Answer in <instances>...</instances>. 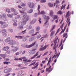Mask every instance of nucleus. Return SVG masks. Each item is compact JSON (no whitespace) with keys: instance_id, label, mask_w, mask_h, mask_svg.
<instances>
[{"instance_id":"nucleus-1","label":"nucleus","mask_w":76,"mask_h":76,"mask_svg":"<svg viewBox=\"0 0 76 76\" xmlns=\"http://www.w3.org/2000/svg\"><path fill=\"white\" fill-rule=\"evenodd\" d=\"M24 18L22 22H20L18 24V28L20 29H23V26L26 24V22L29 20V17L26 15V13L24 12L23 14Z\"/></svg>"},{"instance_id":"nucleus-2","label":"nucleus","mask_w":76,"mask_h":76,"mask_svg":"<svg viewBox=\"0 0 76 76\" xmlns=\"http://www.w3.org/2000/svg\"><path fill=\"white\" fill-rule=\"evenodd\" d=\"M43 17L45 20H46V22L45 23V25H46V24H47V22H48V20H50V16H46V15H44Z\"/></svg>"},{"instance_id":"nucleus-3","label":"nucleus","mask_w":76,"mask_h":76,"mask_svg":"<svg viewBox=\"0 0 76 76\" xmlns=\"http://www.w3.org/2000/svg\"><path fill=\"white\" fill-rule=\"evenodd\" d=\"M55 55L52 57V58H56H56H58V57H59V56L60 55V53H57V50L56 49H55Z\"/></svg>"},{"instance_id":"nucleus-4","label":"nucleus","mask_w":76,"mask_h":76,"mask_svg":"<svg viewBox=\"0 0 76 76\" xmlns=\"http://www.w3.org/2000/svg\"><path fill=\"white\" fill-rule=\"evenodd\" d=\"M35 4L33 2H29L28 3V7L31 9L34 8Z\"/></svg>"},{"instance_id":"nucleus-5","label":"nucleus","mask_w":76,"mask_h":76,"mask_svg":"<svg viewBox=\"0 0 76 76\" xmlns=\"http://www.w3.org/2000/svg\"><path fill=\"white\" fill-rule=\"evenodd\" d=\"M37 50V49L35 48V49H33L32 50H30L28 51V52L30 54H32V55L34 54H35V53L36 52V51H35V50Z\"/></svg>"},{"instance_id":"nucleus-6","label":"nucleus","mask_w":76,"mask_h":76,"mask_svg":"<svg viewBox=\"0 0 76 76\" xmlns=\"http://www.w3.org/2000/svg\"><path fill=\"white\" fill-rule=\"evenodd\" d=\"M48 45H46L44 47H43L44 46V45H42L41 47L42 48L39 49V51H44L45 50H46V48H47V47H48Z\"/></svg>"},{"instance_id":"nucleus-7","label":"nucleus","mask_w":76,"mask_h":76,"mask_svg":"<svg viewBox=\"0 0 76 76\" xmlns=\"http://www.w3.org/2000/svg\"><path fill=\"white\" fill-rule=\"evenodd\" d=\"M51 66H50L49 68H46V72H49V73H50L52 70H53V68H51Z\"/></svg>"},{"instance_id":"nucleus-8","label":"nucleus","mask_w":76,"mask_h":76,"mask_svg":"<svg viewBox=\"0 0 76 76\" xmlns=\"http://www.w3.org/2000/svg\"><path fill=\"white\" fill-rule=\"evenodd\" d=\"M35 44H36V42H35L31 45H26L25 46V47H26V48H31V47H33V46H34V45H35Z\"/></svg>"},{"instance_id":"nucleus-9","label":"nucleus","mask_w":76,"mask_h":76,"mask_svg":"<svg viewBox=\"0 0 76 76\" xmlns=\"http://www.w3.org/2000/svg\"><path fill=\"white\" fill-rule=\"evenodd\" d=\"M12 70V68H8L5 69L4 71V72L5 73H9L10 72H11Z\"/></svg>"},{"instance_id":"nucleus-10","label":"nucleus","mask_w":76,"mask_h":76,"mask_svg":"<svg viewBox=\"0 0 76 76\" xmlns=\"http://www.w3.org/2000/svg\"><path fill=\"white\" fill-rule=\"evenodd\" d=\"M1 32L2 33L4 34V36H6L7 35V34H6L7 33L6 30L5 29H3L2 30Z\"/></svg>"},{"instance_id":"nucleus-11","label":"nucleus","mask_w":76,"mask_h":76,"mask_svg":"<svg viewBox=\"0 0 76 76\" xmlns=\"http://www.w3.org/2000/svg\"><path fill=\"white\" fill-rule=\"evenodd\" d=\"M10 48L9 46H7L6 47H4L3 48L2 50L4 51H7Z\"/></svg>"},{"instance_id":"nucleus-12","label":"nucleus","mask_w":76,"mask_h":76,"mask_svg":"<svg viewBox=\"0 0 76 76\" xmlns=\"http://www.w3.org/2000/svg\"><path fill=\"white\" fill-rule=\"evenodd\" d=\"M7 26H8V24L6 23H5V22H4V23L2 25V28H6V27H7Z\"/></svg>"},{"instance_id":"nucleus-13","label":"nucleus","mask_w":76,"mask_h":76,"mask_svg":"<svg viewBox=\"0 0 76 76\" xmlns=\"http://www.w3.org/2000/svg\"><path fill=\"white\" fill-rule=\"evenodd\" d=\"M38 53H39V51H38L37 52L35 55L34 56H33V57H32L31 58V59H33V58H35V57H37V56H38Z\"/></svg>"},{"instance_id":"nucleus-14","label":"nucleus","mask_w":76,"mask_h":76,"mask_svg":"<svg viewBox=\"0 0 76 76\" xmlns=\"http://www.w3.org/2000/svg\"><path fill=\"white\" fill-rule=\"evenodd\" d=\"M11 40L10 38V37H8L5 40V42H9V44H10V42Z\"/></svg>"},{"instance_id":"nucleus-15","label":"nucleus","mask_w":76,"mask_h":76,"mask_svg":"<svg viewBox=\"0 0 76 76\" xmlns=\"http://www.w3.org/2000/svg\"><path fill=\"white\" fill-rule=\"evenodd\" d=\"M35 65H36V66H34V67H32V69H36V68H37V67H38V66H39V62L36 63L35 64Z\"/></svg>"},{"instance_id":"nucleus-16","label":"nucleus","mask_w":76,"mask_h":76,"mask_svg":"<svg viewBox=\"0 0 76 76\" xmlns=\"http://www.w3.org/2000/svg\"><path fill=\"white\" fill-rule=\"evenodd\" d=\"M11 45H14L16 44V42L13 40H11L9 43Z\"/></svg>"},{"instance_id":"nucleus-17","label":"nucleus","mask_w":76,"mask_h":76,"mask_svg":"<svg viewBox=\"0 0 76 76\" xmlns=\"http://www.w3.org/2000/svg\"><path fill=\"white\" fill-rule=\"evenodd\" d=\"M3 19V20L4 19H6V15H5V16L3 15L2 17L1 16V15H0V19Z\"/></svg>"},{"instance_id":"nucleus-18","label":"nucleus","mask_w":76,"mask_h":76,"mask_svg":"<svg viewBox=\"0 0 76 76\" xmlns=\"http://www.w3.org/2000/svg\"><path fill=\"white\" fill-rule=\"evenodd\" d=\"M39 12H38V15H41V14H42V15H45L46 14V13L44 11H41L40 12V11L39 12Z\"/></svg>"},{"instance_id":"nucleus-19","label":"nucleus","mask_w":76,"mask_h":76,"mask_svg":"<svg viewBox=\"0 0 76 76\" xmlns=\"http://www.w3.org/2000/svg\"><path fill=\"white\" fill-rule=\"evenodd\" d=\"M70 11H69L66 13V18H67V17H69L70 16V14H69Z\"/></svg>"},{"instance_id":"nucleus-20","label":"nucleus","mask_w":76,"mask_h":76,"mask_svg":"<svg viewBox=\"0 0 76 76\" xmlns=\"http://www.w3.org/2000/svg\"><path fill=\"white\" fill-rule=\"evenodd\" d=\"M37 21V19H34L30 23L31 24H34L35 23V22Z\"/></svg>"},{"instance_id":"nucleus-21","label":"nucleus","mask_w":76,"mask_h":76,"mask_svg":"<svg viewBox=\"0 0 76 76\" xmlns=\"http://www.w3.org/2000/svg\"><path fill=\"white\" fill-rule=\"evenodd\" d=\"M36 61L35 60H33V61H32V63L31 64L29 65V66H32V65H34L35 63H36Z\"/></svg>"},{"instance_id":"nucleus-22","label":"nucleus","mask_w":76,"mask_h":76,"mask_svg":"<svg viewBox=\"0 0 76 76\" xmlns=\"http://www.w3.org/2000/svg\"><path fill=\"white\" fill-rule=\"evenodd\" d=\"M18 49L19 48H18V47H16L15 48V49L12 50V51L14 52H16Z\"/></svg>"},{"instance_id":"nucleus-23","label":"nucleus","mask_w":76,"mask_h":76,"mask_svg":"<svg viewBox=\"0 0 76 76\" xmlns=\"http://www.w3.org/2000/svg\"><path fill=\"white\" fill-rule=\"evenodd\" d=\"M23 37V36H16L15 37L16 38L18 39H22Z\"/></svg>"},{"instance_id":"nucleus-24","label":"nucleus","mask_w":76,"mask_h":76,"mask_svg":"<svg viewBox=\"0 0 76 76\" xmlns=\"http://www.w3.org/2000/svg\"><path fill=\"white\" fill-rule=\"evenodd\" d=\"M54 13V12L53 10H50V16H52Z\"/></svg>"},{"instance_id":"nucleus-25","label":"nucleus","mask_w":76,"mask_h":76,"mask_svg":"<svg viewBox=\"0 0 76 76\" xmlns=\"http://www.w3.org/2000/svg\"><path fill=\"white\" fill-rule=\"evenodd\" d=\"M40 8H41V6L39 5H38V8H37V10H38V12H39V13H39V12H40V10H39V9H40Z\"/></svg>"},{"instance_id":"nucleus-26","label":"nucleus","mask_w":76,"mask_h":76,"mask_svg":"<svg viewBox=\"0 0 76 76\" xmlns=\"http://www.w3.org/2000/svg\"><path fill=\"white\" fill-rule=\"evenodd\" d=\"M53 19L54 20H56L58 18V16L55 15H54L53 16Z\"/></svg>"},{"instance_id":"nucleus-27","label":"nucleus","mask_w":76,"mask_h":76,"mask_svg":"<svg viewBox=\"0 0 76 76\" xmlns=\"http://www.w3.org/2000/svg\"><path fill=\"white\" fill-rule=\"evenodd\" d=\"M66 4H64V5H62V7L61 8V10H62L63 9H65V7H66Z\"/></svg>"},{"instance_id":"nucleus-28","label":"nucleus","mask_w":76,"mask_h":76,"mask_svg":"<svg viewBox=\"0 0 76 76\" xmlns=\"http://www.w3.org/2000/svg\"><path fill=\"white\" fill-rule=\"evenodd\" d=\"M58 39V38H57L56 39H55L54 41H53V42L55 43L54 46H56V44L57 43V40Z\"/></svg>"},{"instance_id":"nucleus-29","label":"nucleus","mask_w":76,"mask_h":76,"mask_svg":"<svg viewBox=\"0 0 76 76\" xmlns=\"http://www.w3.org/2000/svg\"><path fill=\"white\" fill-rule=\"evenodd\" d=\"M26 29L25 30H24L21 33H19V35H21L23 33V34H25L26 32Z\"/></svg>"},{"instance_id":"nucleus-30","label":"nucleus","mask_w":76,"mask_h":76,"mask_svg":"<svg viewBox=\"0 0 76 76\" xmlns=\"http://www.w3.org/2000/svg\"><path fill=\"white\" fill-rule=\"evenodd\" d=\"M66 27H67V25H66V26L64 27V31L62 30L61 31V34H62V33H63V32H64V31H65V30L66 29Z\"/></svg>"},{"instance_id":"nucleus-31","label":"nucleus","mask_w":76,"mask_h":76,"mask_svg":"<svg viewBox=\"0 0 76 76\" xmlns=\"http://www.w3.org/2000/svg\"><path fill=\"white\" fill-rule=\"evenodd\" d=\"M11 10L12 12H16V10L14 8H11Z\"/></svg>"},{"instance_id":"nucleus-32","label":"nucleus","mask_w":76,"mask_h":76,"mask_svg":"<svg viewBox=\"0 0 76 76\" xmlns=\"http://www.w3.org/2000/svg\"><path fill=\"white\" fill-rule=\"evenodd\" d=\"M10 63H11L10 62L6 61L4 62V64H7V65H8L9 64H10Z\"/></svg>"},{"instance_id":"nucleus-33","label":"nucleus","mask_w":76,"mask_h":76,"mask_svg":"<svg viewBox=\"0 0 76 76\" xmlns=\"http://www.w3.org/2000/svg\"><path fill=\"white\" fill-rule=\"evenodd\" d=\"M48 5L50 7H53V4H52L51 3H48Z\"/></svg>"},{"instance_id":"nucleus-34","label":"nucleus","mask_w":76,"mask_h":76,"mask_svg":"<svg viewBox=\"0 0 76 76\" xmlns=\"http://www.w3.org/2000/svg\"><path fill=\"white\" fill-rule=\"evenodd\" d=\"M55 28H56V25H54L52 26V28H51L50 31V32H51V31H53V29H55Z\"/></svg>"},{"instance_id":"nucleus-35","label":"nucleus","mask_w":76,"mask_h":76,"mask_svg":"<svg viewBox=\"0 0 76 76\" xmlns=\"http://www.w3.org/2000/svg\"><path fill=\"white\" fill-rule=\"evenodd\" d=\"M27 12L28 13H31L32 12H33V10L32 9H31L30 10H28Z\"/></svg>"},{"instance_id":"nucleus-36","label":"nucleus","mask_w":76,"mask_h":76,"mask_svg":"<svg viewBox=\"0 0 76 76\" xmlns=\"http://www.w3.org/2000/svg\"><path fill=\"white\" fill-rule=\"evenodd\" d=\"M55 33V31H53L50 34V37H52L54 34V33Z\"/></svg>"},{"instance_id":"nucleus-37","label":"nucleus","mask_w":76,"mask_h":76,"mask_svg":"<svg viewBox=\"0 0 76 76\" xmlns=\"http://www.w3.org/2000/svg\"><path fill=\"white\" fill-rule=\"evenodd\" d=\"M60 3V1L58 0H57L56 1V3H54V6H56V4H58Z\"/></svg>"},{"instance_id":"nucleus-38","label":"nucleus","mask_w":76,"mask_h":76,"mask_svg":"<svg viewBox=\"0 0 76 76\" xmlns=\"http://www.w3.org/2000/svg\"><path fill=\"white\" fill-rule=\"evenodd\" d=\"M39 32L38 31L36 32V33L35 34H33L31 35V36L32 37H33V36H35V35H37V34H38V33H39Z\"/></svg>"},{"instance_id":"nucleus-39","label":"nucleus","mask_w":76,"mask_h":76,"mask_svg":"<svg viewBox=\"0 0 76 76\" xmlns=\"http://www.w3.org/2000/svg\"><path fill=\"white\" fill-rule=\"evenodd\" d=\"M51 57H50V58L49 59L48 62L47 64V66H48V64H49V63H50L51 61Z\"/></svg>"},{"instance_id":"nucleus-40","label":"nucleus","mask_w":76,"mask_h":76,"mask_svg":"<svg viewBox=\"0 0 76 76\" xmlns=\"http://www.w3.org/2000/svg\"><path fill=\"white\" fill-rule=\"evenodd\" d=\"M18 12H16V11H15V12H14L13 13H12V15H18Z\"/></svg>"},{"instance_id":"nucleus-41","label":"nucleus","mask_w":76,"mask_h":76,"mask_svg":"<svg viewBox=\"0 0 76 76\" xmlns=\"http://www.w3.org/2000/svg\"><path fill=\"white\" fill-rule=\"evenodd\" d=\"M41 37V35L39 34L37 36V39H39V38H40Z\"/></svg>"},{"instance_id":"nucleus-42","label":"nucleus","mask_w":76,"mask_h":76,"mask_svg":"<svg viewBox=\"0 0 76 76\" xmlns=\"http://www.w3.org/2000/svg\"><path fill=\"white\" fill-rule=\"evenodd\" d=\"M40 3H46V0H41L40 1Z\"/></svg>"},{"instance_id":"nucleus-43","label":"nucleus","mask_w":76,"mask_h":76,"mask_svg":"<svg viewBox=\"0 0 76 76\" xmlns=\"http://www.w3.org/2000/svg\"><path fill=\"white\" fill-rule=\"evenodd\" d=\"M6 11L7 12H8V13H10V10L9 9H6Z\"/></svg>"},{"instance_id":"nucleus-44","label":"nucleus","mask_w":76,"mask_h":76,"mask_svg":"<svg viewBox=\"0 0 76 76\" xmlns=\"http://www.w3.org/2000/svg\"><path fill=\"white\" fill-rule=\"evenodd\" d=\"M57 14H59V15H61L62 13V12L61 11H59L57 12Z\"/></svg>"},{"instance_id":"nucleus-45","label":"nucleus","mask_w":76,"mask_h":76,"mask_svg":"<svg viewBox=\"0 0 76 76\" xmlns=\"http://www.w3.org/2000/svg\"><path fill=\"white\" fill-rule=\"evenodd\" d=\"M23 62L25 63H27L28 62V59H25V60H23Z\"/></svg>"},{"instance_id":"nucleus-46","label":"nucleus","mask_w":76,"mask_h":76,"mask_svg":"<svg viewBox=\"0 0 76 76\" xmlns=\"http://www.w3.org/2000/svg\"><path fill=\"white\" fill-rule=\"evenodd\" d=\"M67 33H64L63 35V38H64V37H66L67 36Z\"/></svg>"},{"instance_id":"nucleus-47","label":"nucleus","mask_w":76,"mask_h":76,"mask_svg":"<svg viewBox=\"0 0 76 76\" xmlns=\"http://www.w3.org/2000/svg\"><path fill=\"white\" fill-rule=\"evenodd\" d=\"M21 5L22 6H26V5L24 3H22L21 4Z\"/></svg>"},{"instance_id":"nucleus-48","label":"nucleus","mask_w":76,"mask_h":76,"mask_svg":"<svg viewBox=\"0 0 76 76\" xmlns=\"http://www.w3.org/2000/svg\"><path fill=\"white\" fill-rule=\"evenodd\" d=\"M39 19L38 21H39V23H41V19L40 18H39Z\"/></svg>"},{"instance_id":"nucleus-49","label":"nucleus","mask_w":76,"mask_h":76,"mask_svg":"<svg viewBox=\"0 0 76 76\" xmlns=\"http://www.w3.org/2000/svg\"><path fill=\"white\" fill-rule=\"evenodd\" d=\"M4 23V22H3L2 21H0V24H1L2 26H3V24Z\"/></svg>"},{"instance_id":"nucleus-50","label":"nucleus","mask_w":76,"mask_h":76,"mask_svg":"<svg viewBox=\"0 0 76 76\" xmlns=\"http://www.w3.org/2000/svg\"><path fill=\"white\" fill-rule=\"evenodd\" d=\"M60 28H58V30H57V32L55 34V35H56L57 34V33H58V32H59V31H60Z\"/></svg>"},{"instance_id":"nucleus-51","label":"nucleus","mask_w":76,"mask_h":76,"mask_svg":"<svg viewBox=\"0 0 76 76\" xmlns=\"http://www.w3.org/2000/svg\"><path fill=\"white\" fill-rule=\"evenodd\" d=\"M13 25L14 26H17L18 25V24L16 23H13Z\"/></svg>"},{"instance_id":"nucleus-52","label":"nucleus","mask_w":76,"mask_h":76,"mask_svg":"<svg viewBox=\"0 0 76 76\" xmlns=\"http://www.w3.org/2000/svg\"><path fill=\"white\" fill-rule=\"evenodd\" d=\"M7 16L9 17H10V18H12V16L11 15H10V14H7Z\"/></svg>"},{"instance_id":"nucleus-53","label":"nucleus","mask_w":76,"mask_h":76,"mask_svg":"<svg viewBox=\"0 0 76 76\" xmlns=\"http://www.w3.org/2000/svg\"><path fill=\"white\" fill-rule=\"evenodd\" d=\"M17 19H20V16L18 15L17 16Z\"/></svg>"},{"instance_id":"nucleus-54","label":"nucleus","mask_w":76,"mask_h":76,"mask_svg":"<svg viewBox=\"0 0 76 76\" xmlns=\"http://www.w3.org/2000/svg\"><path fill=\"white\" fill-rule=\"evenodd\" d=\"M21 58L22 59H23V60H25L26 59V57L25 56H23V57H22Z\"/></svg>"},{"instance_id":"nucleus-55","label":"nucleus","mask_w":76,"mask_h":76,"mask_svg":"<svg viewBox=\"0 0 76 76\" xmlns=\"http://www.w3.org/2000/svg\"><path fill=\"white\" fill-rule=\"evenodd\" d=\"M40 29V28H39V27H38L37 28L36 30L37 31H38Z\"/></svg>"},{"instance_id":"nucleus-56","label":"nucleus","mask_w":76,"mask_h":76,"mask_svg":"<svg viewBox=\"0 0 76 76\" xmlns=\"http://www.w3.org/2000/svg\"><path fill=\"white\" fill-rule=\"evenodd\" d=\"M16 2L17 3H20V0H17L16 1Z\"/></svg>"},{"instance_id":"nucleus-57","label":"nucleus","mask_w":76,"mask_h":76,"mask_svg":"<svg viewBox=\"0 0 76 76\" xmlns=\"http://www.w3.org/2000/svg\"><path fill=\"white\" fill-rule=\"evenodd\" d=\"M17 66L18 67H22V64H20L18 65H17Z\"/></svg>"},{"instance_id":"nucleus-58","label":"nucleus","mask_w":76,"mask_h":76,"mask_svg":"<svg viewBox=\"0 0 76 76\" xmlns=\"http://www.w3.org/2000/svg\"><path fill=\"white\" fill-rule=\"evenodd\" d=\"M37 15H39V14H37V13H35L34 15V17H37Z\"/></svg>"},{"instance_id":"nucleus-59","label":"nucleus","mask_w":76,"mask_h":76,"mask_svg":"<svg viewBox=\"0 0 76 76\" xmlns=\"http://www.w3.org/2000/svg\"><path fill=\"white\" fill-rule=\"evenodd\" d=\"M33 40V39H32V38L31 37L29 39V41H32Z\"/></svg>"},{"instance_id":"nucleus-60","label":"nucleus","mask_w":76,"mask_h":76,"mask_svg":"<svg viewBox=\"0 0 76 76\" xmlns=\"http://www.w3.org/2000/svg\"><path fill=\"white\" fill-rule=\"evenodd\" d=\"M66 21H67V22L68 23V22H69L70 18H68L67 19Z\"/></svg>"},{"instance_id":"nucleus-61","label":"nucleus","mask_w":76,"mask_h":76,"mask_svg":"<svg viewBox=\"0 0 76 76\" xmlns=\"http://www.w3.org/2000/svg\"><path fill=\"white\" fill-rule=\"evenodd\" d=\"M20 13H21L23 14V13L24 12L23 11L20 10Z\"/></svg>"},{"instance_id":"nucleus-62","label":"nucleus","mask_w":76,"mask_h":76,"mask_svg":"<svg viewBox=\"0 0 76 76\" xmlns=\"http://www.w3.org/2000/svg\"><path fill=\"white\" fill-rule=\"evenodd\" d=\"M48 52H46V53H44L43 56H45V55H47V54H48Z\"/></svg>"},{"instance_id":"nucleus-63","label":"nucleus","mask_w":76,"mask_h":76,"mask_svg":"<svg viewBox=\"0 0 76 76\" xmlns=\"http://www.w3.org/2000/svg\"><path fill=\"white\" fill-rule=\"evenodd\" d=\"M15 55L16 56H18V55H19V53L18 52H17L15 53Z\"/></svg>"},{"instance_id":"nucleus-64","label":"nucleus","mask_w":76,"mask_h":76,"mask_svg":"<svg viewBox=\"0 0 76 76\" xmlns=\"http://www.w3.org/2000/svg\"><path fill=\"white\" fill-rule=\"evenodd\" d=\"M25 53H26V51L25 50L23 51L22 52V54H25Z\"/></svg>"}]
</instances>
